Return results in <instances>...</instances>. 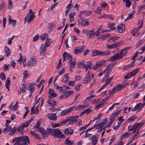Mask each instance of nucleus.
I'll list each match as a JSON object with an SVG mask.
<instances>
[{
	"label": "nucleus",
	"mask_w": 145,
	"mask_h": 145,
	"mask_svg": "<svg viewBox=\"0 0 145 145\" xmlns=\"http://www.w3.org/2000/svg\"><path fill=\"white\" fill-rule=\"evenodd\" d=\"M13 145H27L30 144V141L28 137L26 136H23L18 138H15L12 140Z\"/></svg>",
	"instance_id": "f257e3e1"
},
{
	"label": "nucleus",
	"mask_w": 145,
	"mask_h": 145,
	"mask_svg": "<svg viewBox=\"0 0 145 145\" xmlns=\"http://www.w3.org/2000/svg\"><path fill=\"white\" fill-rule=\"evenodd\" d=\"M50 134L53 135L55 138H64L65 136L63 134L61 130L58 129H49Z\"/></svg>",
	"instance_id": "f03ea898"
},
{
	"label": "nucleus",
	"mask_w": 145,
	"mask_h": 145,
	"mask_svg": "<svg viewBox=\"0 0 145 145\" xmlns=\"http://www.w3.org/2000/svg\"><path fill=\"white\" fill-rule=\"evenodd\" d=\"M128 84L124 83L123 85L118 84L115 86L114 88L112 89V91H109V95H111L112 96L113 94L116 92H118L121 90L122 88L125 87Z\"/></svg>",
	"instance_id": "7ed1b4c3"
},
{
	"label": "nucleus",
	"mask_w": 145,
	"mask_h": 145,
	"mask_svg": "<svg viewBox=\"0 0 145 145\" xmlns=\"http://www.w3.org/2000/svg\"><path fill=\"white\" fill-rule=\"evenodd\" d=\"M144 123H145V121L136 123L133 125L132 127L129 130V131L130 132L132 131L133 133L137 131V133H138L139 128Z\"/></svg>",
	"instance_id": "20e7f679"
},
{
	"label": "nucleus",
	"mask_w": 145,
	"mask_h": 145,
	"mask_svg": "<svg viewBox=\"0 0 145 145\" xmlns=\"http://www.w3.org/2000/svg\"><path fill=\"white\" fill-rule=\"evenodd\" d=\"M79 118L78 116H72L70 117L67 119L68 122H69V123L71 125L74 124L76 123L77 122L78 120H76Z\"/></svg>",
	"instance_id": "39448f33"
},
{
	"label": "nucleus",
	"mask_w": 145,
	"mask_h": 145,
	"mask_svg": "<svg viewBox=\"0 0 145 145\" xmlns=\"http://www.w3.org/2000/svg\"><path fill=\"white\" fill-rule=\"evenodd\" d=\"M139 52L137 51L133 55L131 58L133 60L130 63L129 65H128L127 66L125 67L124 69H128L130 67H132L134 65L135 63V58L137 57L138 55Z\"/></svg>",
	"instance_id": "423d86ee"
},
{
	"label": "nucleus",
	"mask_w": 145,
	"mask_h": 145,
	"mask_svg": "<svg viewBox=\"0 0 145 145\" xmlns=\"http://www.w3.org/2000/svg\"><path fill=\"white\" fill-rule=\"evenodd\" d=\"M34 14L35 12H33L30 15L27 14L24 18V23L25 24L26 22L28 23H29L33 20V18L35 16L34 15Z\"/></svg>",
	"instance_id": "0eeeda50"
},
{
	"label": "nucleus",
	"mask_w": 145,
	"mask_h": 145,
	"mask_svg": "<svg viewBox=\"0 0 145 145\" xmlns=\"http://www.w3.org/2000/svg\"><path fill=\"white\" fill-rule=\"evenodd\" d=\"M130 47H126L122 50L120 51V53H118L121 58L123 57L126 55L128 50L130 49Z\"/></svg>",
	"instance_id": "6e6552de"
},
{
	"label": "nucleus",
	"mask_w": 145,
	"mask_h": 145,
	"mask_svg": "<svg viewBox=\"0 0 145 145\" xmlns=\"http://www.w3.org/2000/svg\"><path fill=\"white\" fill-rule=\"evenodd\" d=\"M79 17L81 19V24L82 26H85L89 25V22L88 21V19L82 18L81 15H79Z\"/></svg>",
	"instance_id": "1a4fd4ad"
},
{
	"label": "nucleus",
	"mask_w": 145,
	"mask_h": 145,
	"mask_svg": "<svg viewBox=\"0 0 145 145\" xmlns=\"http://www.w3.org/2000/svg\"><path fill=\"white\" fill-rule=\"evenodd\" d=\"M46 46L44 44H42L40 47V53L41 55H45L46 54Z\"/></svg>",
	"instance_id": "9d476101"
},
{
	"label": "nucleus",
	"mask_w": 145,
	"mask_h": 145,
	"mask_svg": "<svg viewBox=\"0 0 145 145\" xmlns=\"http://www.w3.org/2000/svg\"><path fill=\"white\" fill-rule=\"evenodd\" d=\"M75 107V106L71 107L65 110L62 111L61 113V115L63 116L68 114L73 110Z\"/></svg>",
	"instance_id": "9b49d317"
},
{
	"label": "nucleus",
	"mask_w": 145,
	"mask_h": 145,
	"mask_svg": "<svg viewBox=\"0 0 145 145\" xmlns=\"http://www.w3.org/2000/svg\"><path fill=\"white\" fill-rule=\"evenodd\" d=\"M63 60L65 61L67 59L70 60L72 59V57L71 55L69 53H67V52L64 53L63 55Z\"/></svg>",
	"instance_id": "f8f14e48"
},
{
	"label": "nucleus",
	"mask_w": 145,
	"mask_h": 145,
	"mask_svg": "<svg viewBox=\"0 0 145 145\" xmlns=\"http://www.w3.org/2000/svg\"><path fill=\"white\" fill-rule=\"evenodd\" d=\"M91 76L89 74V71H88V72L86 73V76L83 81L84 84H86L88 83L91 80Z\"/></svg>",
	"instance_id": "ddd939ff"
},
{
	"label": "nucleus",
	"mask_w": 145,
	"mask_h": 145,
	"mask_svg": "<svg viewBox=\"0 0 145 145\" xmlns=\"http://www.w3.org/2000/svg\"><path fill=\"white\" fill-rule=\"evenodd\" d=\"M49 129H51V128L49 127L46 130L43 128H40L39 129V131L42 135H44L48 133L50 134V132L49 131Z\"/></svg>",
	"instance_id": "4468645a"
},
{
	"label": "nucleus",
	"mask_w": 145,
	"mask_h": 145,
	"mask_svg": "<svg viewBox=\"0 0 145 145\" xmlns=\"http://www.w3.org/2000/svg\"><path fill=\"white\" fill-rule=\"evenodd\" d=\"M106 121L104 122L101 123H98V122L97 121L95 123V125L93 126V127H97L96 129L97 128H102V127L106 123V121H107V120L106 119Z\"/></svg>",
	"instance_id": "2eb2a0df"
},
{
	"label": "nucleus",
	"mask_w": 145,
	"mask_h": 145,
	"mask_svg": "<svg viewBox=\"0 0 145 145\" xmlns=\"http://www.w3.org/2000/svg\"><path fill=\"white\" fill-rule=\"evenodd\" d=\"M118 32L120 33H123L125 30V26L124 24H120L117 27Z\"/></svg>",
	"instance_id": "dca6fc26"
},
{
	"label": "nucleus",
	"mask_w": 145,
	"mask_h": 145,
	"mask_svg": "<svg viewBox=\"0 0 145 145\" xmlns=\"http://www.w3.org/2000/svg\"><path fill=\"white\" fill-rule=\"evenodd\" d=\"M103 62H99L93 66L92 69L93 70H96L99 69L103 65Z\"/></svg>",
	"instance_id": "f3484780"
},
{
	"label": "nucleus",
	"mask_w": 145,
	"mask_h": 145,
	"mask_svg": "<svg viewBox=\"0 0 145 145\" xmlns=\"http://www.w3.org/2000/svg\"><path fill=\"white\" fill-rule=\"evenodd\" d=\"M92 56L93 57L97 56H102V51L99 50H94L92 52Z\"/></svg>",
	"instance_id": "a211bd4d"
},
{
	"label": "nucleus",
	"mask_w": 145,
	"mask_h": 145,
	"mask_svg": "<svg viewBox=\"0 0 145 145\" xmlns=\"http://www.w3.org/2000/svg\"><path fill=\"white\" fill-rule=\"evenodd\" d=\"M74 131V130L72 129L67 128L64 130L63 131L65 135L68 134L71 135L73 134Z\"/></svg>",
	"instance_id": "6ab92c4d"
},
{
	"label": "nucleus",
	"mask_w": 145,
	"mask_h": 145,
	"mask_svg": "<svg viewBox=\"0 0 145 145\" xmlns=\"http://www.w3.org/2000/svg\"><path fill=\"white\" fill-rule=\"evenodd\" d=\"M4 51L6 57H8L10 56L11 51L8 47L7 46H5Z\"/></svg>",
	"instance_id": "aec40b11"
},
{
	"label": "nucleus",
	"mask_w": 145,
	"mask_h": 145,
	"mask_svg": "<svg viewBox=\"0 0 145 145\" xmlns=\"http://www.w3.org/2000/svg\"><path fill=\"white\" fill-rule=\"evenodd\" d=\"M120 110H118L117 112H116L115 113H113L112 115L109 118L110 120H113V119L115 117L117 116L120 113Z\"/></svg>",
	"instance_id": "412c9836"
},
{
	"label": "nucleus",
	"mask_w": 145,
	"mask_h": 145,
	"mask_svg": "<svg viewBox=\"0 0 145 145\" xmlns=\"http://www.w3.org/2000/svg\"><path fill=\"white\" fill-rule=\"evenodd\" d=\"M86 65L84 63V60H82L77 64L78 67L80 69L84 68Z\"/></svg>",
	"instance_id": "4be33fe9"
},
{
	"label": "nucleus",
	"mask_w": 145,
	"mask_h": 145,
	"mask_svg": "<svg viewBox=\"0 0 145 145\" xmlns=\"http://www.w3.org/2000/svg\"><path fill=\"white\" fill-rule=\"evenodd\" d=\"M120 57V56L119 54H117L111 57L109 60L110 61H113L115 60L121 58Z\"/></svg>",
	"instance_id": "5701e85b"
},
{
	"label": "nucleus",
	"mask_w": 145,
	"mask_h": 145,
	"mask_svg": "<svg viewBox=\"0 0 145 145\" xmlns=\"http://www.w3.org/2000/svg\"><path fill=\"white\" fill-rule=\"evenodd\" d=\"M48 117L49 119L52 120H55L57 119L56 114H48Z\"/></svg>",
	"instance_id": "b1692460"
},
{
	"label": "nucleus",
	"mask_w": 145,
	"mask_h": 145,
	"mask_svg": "<svg viewBox=\"0 0 145 145\" xmlns=\"http://www.w3.org/2000/svg\"><path fill=\"white\" fill-rule=\"evenodd\" d=\"M112 70L110 68L108 67V66H107L105 69V70L104 71V73H106V74L104 76V78H105L106 77H108L109 76V72H110Z\"/></svg>",
	"instance_id": "393cba45"
},
{
	"label": "nucleus",
	"mask_w": 145,
	"mask_h": 145,
	"mask_svg": "<svg viewBox=\"0 0 145 145\" xmlns=\"http://www.w3.org/2000/svg\"><path fill=\"white\" fill-rule=\"evenodd\" d=\"M70 137H68L65 140V144L67 145H72L74 144V142L72 140H69V139Z\"/></svg>",
	"instance_id": "a878e982"
},
{
	"label": "nucleus",
	"mask_w": 145,
	"mask_h": 145,
	"mask_svg": "<svg viewBox=\"0 0 145 145\" xmlns=\"http://www.w3.org/2000/svg\"><path fill=\"white\" fill-rule=\"evenodd\" d=\"M92 12L91 11H81L80 12V14L79 15H81L82 16V15L83 14L85 16H88L91 14Z\"/></svg>",
	"instance_id": "bb28decb"
},
{
	"label": "nucleus",
	"mask_w": 145,
	"mask_h": 145,
	"mask_svg": "<svg viewBox=\"0 0 145 145\" xmlns=\"http://www.w3.org/2000/svg\"><path fill=\"white\" fill-rule=\"evenodd\" d=\"M64 92L65 93V96L66 97V99L68 98L70 95H71L74 93L73 91L71 90L69 91H64Z\"/></svg>",
	"instance_id": "cd10ccee"
},
{
	"label": "nucleus",
	"mask_w": 145,
	"mask_h": 145,
	"mask_svg": "<svg viewBox=\"0 0 145 145\" xmlns=\"http://www.w3.org/2000/svg\"><path fill=\"white\" fill-rule=\"evenodd\" d=\"M9 24L11 23L12 24L13 26H14L15 25L16 21L15 20L12 19L10 15H9Z\"/></svg>",
	"instance_id": "c85d7f7f"
},
{
	"label": "nucleus",
	"mask_w": 145,
	"mask_h": 145,
	"mask_svg": "<svg viewBox=\"0 0 145 145\" xmlns=\"http://www.w3.org/2000/svg\"><path fill=\"white\" fill-rule=\"evenodd\" d=\"M56 101L52 100H49L47 101V102L50 104V106H55L56 105Z\"/></svg>",
	"instance_id": "c756f323"
},
{
	"label": "nucleus",
	"mask_w": 145,
	"mask_h": 145,
	"mask_svg": "<svg viewBox=\"0 0 145 145\" xmlns=\"http://www.w3.org/2000/svg\"><path fill=\"white\" fill-rule=\"evenodd\" d=\"M70 63L71 64V65H69L70 68L72 69L74 68V66L76 65L75 60H73V61L72 59L70 60Z\"/></svg>",
	"instance_id": "7c9ffc66"
},
{
	"label": "nucleus",
	"mask_w": 145,
	"mask_h": 145,
	"mask_svg": "<svg viewBox=\"0 0 145 145\" xmlns=\"http://www.w3.org/2000/svg\"><path fill=\"white\" fill-rule=\"evenodd\" d=\"M6 127V128H5L3 130V132L4 133L9 132L11 131V128L10 125Z\"/></svg>",
	"instance_id": "2f4dec72"
},
{
	"label": "nucleus",
	"mask_w": 145,
	"mask_h": 145,
	"mask_svg": "<svg viewBox=\"0 0 145 145\" xmlns=\"http://www.w3.org/2000/svg\"><path fill=\"white\" fill-rule=\"evenodd\" d=\"M24 125V124H22L19 126L17 129L18 132H21L23 130L24 128L25 127V125Z\"/></svg>",
	"instance_id": "473e14b6"
},
{
	"label": "nucleus",
	"mask_w": 145,
	"mask_h": 145,
	"mask_svg": "<svg viewBox=\"0 0 145 145\" xmlns=\"http://www.w3.org/2000/svg\"><path fill=\"white\" fill-rule=\"evenodd\" d=\"M48 35L47 33H44L40 35V39L42 40H44L45 39L48 37Z\"/></svg>",
	"instance_id": "72a5a7b5"
},
{
	"label": "nucleus",
	"mask_w": 145,
	"mask_h": 145,
	"mask_svg": "<svg viewBox=\"0 0 145 145\" xmlns=\"http://www.w3.org/2000/svg\"><path fill=\"white\" fill-rule=\"evenodd\" d=\"M109 36V35L108 34H104L102 35L101 37H99V39L101 40L105 39H106Z\"/></svg>",
	"instance_id": "f704fd0d"
},
{
	"label": "nucleus",
	"mask_w": 145,
	"mask_h": 145,
	"mask_svg": "<svg viewBox=\"0 0 145 145\" xmlns=\"http://www.w3.org/2000/svg\"><path fill=\"white\" fill-rule=\"evenodd\" d=\"M54 85L55 86V88L58 90H60L61 91L63 92L64 91L62 89V87H60L57 84L54 82Z\"/></svg>",
	"instance_id": "c9c22d12"
},
{
	"label": "nucleus",
	"mask_w": 145,
	"mask_h": 145,
	"mask_svg": "<svg viewBox=\"0 0 145 145\" xmlns=\"http://www.w3.org/2000/svg\"><path fill=\"white\" fill-rule=\"evenodd\" d=\"M74 53L76 55H77L81 53L80 50L79 49V47H76L74 48Z\"/></svg>",
	"instance_id": "e433bc0d"
},
{
	"label": "nucleus",
	"mask_w": 145,
	"mask_h": 145,
	"mask_svg": "<svg viewBox=\"0 0 145 145\" xmlns=\"http://www.w3.org/2000/svg\"><path fill=\"white\" fill-rule=\"evenodd\" d=\"M113 76H112V77L108 78L106 81V83L105 84V85L109 84L110 82L112 80L113 78Z\"/></svg>",
	"instance_id": "4c0bfd02"
},
{
	"label": "nucleus",
	"mask_w": 145,
	"mask_h": 145,
	"mask_svg": "<svg viewBox=\"0 0 145 145\" xmlns=\"http://www.w3.org/2000/svg\"><path fill=\"white\" fill-rule=\"evenodd\" d=\"M139 70V69H137L133 70L130 73L131 76H134L137 72Z\"/></svg>",
	"instance_id": "58836bf2"
},
{
	"label": "nucleus",
	"mask_w": 145,
	"mask_h": 145,
	"mask_svg": "<svg viewBox=\"0 0 145 145\" xmlns=\"http://www.w3.org/2000/svg\"><path fill=\"white\" fill-rule=\"evenodd\" d=\"M64 77L65 78V80L64 81V82L66 84L69 80V74H65L64 75Z\"/></svg>",
	"instance_id": "ea45409f"
},
{
	"label": "nucleus",
	"mask_w": 145,
	"mask_h": 145,
	"mask_svg": "<svg viewBox=\"0 0 145 145\" xmlns=\"http://www.w3.org/2000/svg\"><path fill=\"white\" fill-rule=\"evenodd\" d=\"M110 54L111 52L110 50L102 51V56H108L110 55Z\"/></svg>",
	"instance_id": "a19ab883"
},
{
	"label": "nucleus",
	"mask_w": 145,
	"mask_h": 145,
	"mask_svg": "<svg viewBox=\"0 0 145 145\" xmlns=\"http://www.w3.org/2000/svg\"><path fill=\"white\" fill-rule=\"evenodd\" d=\"M16 129V127H14L12 129H11L10 132L9 133V135H13L15 133Z\"/></svg>",
	"instance_id": "79ce46f5"
},
{
	"label": "nucleus",
	"mask_w": 145,
	"mask_h": 145,
	"mask_svg": "<svg viewBox=\"0 0 145 145\" xmlns=\"http://www.w3.org/2000/svg\"><path fill=\"white\" fill-rule=\"evenodd\" d=\"M89 105L88 104L87 105H79L78 106V107H77V110H78V109H83L85 108V107H86L88 106Z\"/></svg>",
	"instance_id": "37998d69"
},
{
	"label": "nucleus",
	"mask_w": 145,
	"mask_h": 145,
	"mask_svg": "<svg viewBox=\"0 0 145 145\" xmlns=\"http://www.w3.org/2000/svg\"><path fill=\"white\" fill-rule=\"evenodd\" d=\"M139 32H137V31H136L135 29H134L131 32V34L134 36H135L138 37L139 35Z\"/></svg>",
	"instance_id": "c03bdc74"
},
{
	"label": "nucleus",
	"mask_w": 145,
	"mask_h": 145,
	"mask_svg": "<svg viewBox=\"0 0 145 145\" xmlns=\"http://www.w3.org/2000/svg\"><path fill=\"white\" fill-rule=\"evenodd\" d=\"M91 109V107H89L87 109L84 110V111L85 113H86V114L87 115L91 112L92 110Z\"/></svg>",
	"instance_id": "a18cd8bd"
},
{
	"label": "nucleus",
	"mask_w": 145,
	"mask_h": 145,
	"mask_svg": "<svg viewBox=\"0 0 145 145\" xmlns=\"http://www.w3.org/2000/svg\"><path fill=\"white\" fill-rule=\"evenodd\" d=\"M5 1L2 0L1 4L0 5V10H2L5 7Z\"/></svg>",
	"instance_id": "49530a36"
},
{
	"label": "nucleus",
	"mask_w": 145,
	"mask_h": 145,
	"mask_svg": "<svg viewBox=\"0 0 145 145\" xmlns=\"http://www.w3.org/2000/svg\"><path fill=\"white\" fill-rule=\"evenodd\" d=\"M30 61L31 62L32 66H33L35 64H36V63L37 62L36 59L35 58H32L30 60Z\"/></svg>",
	"instance_id": "de8ad7c7"
},
{
	"label": "nucleus",
	"mask_w": 145,
	"mask_h": 145,
	"mask_svg": "<svg viewBox=\"0 0 145 145\" xmlns=\"http://www.w3.org/2000/svg\"><path fill=\"white\" fill-rule=\"evenodd\" d=\"M51 39L49 38H47L45 42V46L46 47H48L50 44V41Z\"/></svg>",
	"instance_id": "09e8293b"
},
{
	"label": "nucleus",
	"mask_w": 145,
	"mask_h": 145,
	"mask_svg": "<svg viewBox=\"0 0 145 145\" xmlns=\"http://www.w3.org/2000/svg\"><path fill=\"white\" fill-rule=\"evenodd\" d=\"M104 106V103H101L97 105L95 107V108L97 110Z\"/></svg>",
	"instance_id": "8fccbe9b"
},
{
	"label": "nucleus",
	"mask_w": 145,
	"mask_h": 145,
	"mask_svg": "<svg viewBox=\"0 0 145 145\" xmlns=\"http://www.w3.org/2000/svg\"><path fill=\"white\" fill-rule=\"evenodd\" d=\"M111 96L110 95V96H108L106 97L102 101V103H104V105H105V103L107 101V100L109 99L110 98H111Z\"/></svg>",
	"instance_id": "3c124183"
},
{
	"label": "nucleus",
	"mask_w": 145,
	"mask_h": 145,
	"mask_svg": "<svg viewBox=\"0 0 145 145\" xmlns=\"http://www.w3.org/2000/svg\"><path fill=\"white\" fill-rule=\"evenodd\" d=\"M144 41V40H139L136 44V47L140 46L142 44Z\"/></svg>",
	"instance_id": "603ef678"
},
{
	"label": "nucleus",
	"mask_w": 145,
	"mask_h": 145,
	"mask_svg": "<svg viewBox=\"0 0 145 145\" xmlns=\"http://www.w3.org/2000/svg\"><path fill=\"white\" fill-rule=\"evenodd\" d=\"M141 103H139L135 106L137 110H138V111H140L142 109L141 108Z\"/></svg>",
	"instance_id": "864d4df0"
},
{
	"label": "nucleus",
	"mask_w": 145,
	"mask_h": 145,
	"mask_svg": "<svg viewBox=\"0 0 145 145\" xmlns=\"http://www.w3.org/2000/svg\"><path fill=\"white\" fill-rule=\"evenodd\" d=\"M115 25V24L113 23H110L108 24V26L110 27L112 30H114L115 29V28L114 27V25Z\"/></svg>",
	"instance_id": "5fc2aeb1"
},
{
	"label": "nucleus",
	"mask_w": 145,
	"mask_h": 145,
	"mask_svg": "<svg viewBox=\"0 0 145 145\" xmlns=\"http://www.w3.org/2000/svg\"><path fill=\"white\" fill-rule=\"evenodd\" d=\"M86 63L88 68L90 69H91V66L92 65V62L91 61H88Z\"/></svg>",
	"instance_id": "6e6d98bb"
},
{
	"label": "nucleus",
	"mask_w": 145,
	"mask_h": 145,
	"mask_svg": "<svg viewBox=\"0 0 145 145\" xmlns=\"http://www.w3.org/2000/svg\"><path fill=\"white\" fill-rule=\"evenodd\" d=\"M89 31L90 30H88L86 29H84L82 30L83 34L85 35H89Z\"/></svg>",
	"instance_id": "4d7b16f0"
},
{
	"label": "nucleus",
	"mask_w": 145,
	"mask_h": 145,
	"mask_svg": "<svg viewBox=\"0 0 145 145\" xmlns=\"http://www.w3.org/2000/svg\"><path fill=\"white\" fill-rule=\"evenodd\" d=\"M34 85L33 83H30L27 86V89L28 90H29L31 88V87H33V86Z\"/></svg>",
	"instance_id": "13d9d810"
},
{
	"label": "nucleus",
	"mask_w": 145,
	"mask_h": 145,
	"mask_svg": "<svg viewBox=\"0 0 145 145\" xmlns=\"http://www.w3.org/2000/svg\"><path fill=\"white\" fill-rule=\"evenodd\" d=\"M130 134V133H125L123 135H122V137L124 138H128Z\"/></svg>",
	"instance_id": "bf43d9fd"
},
{
	"label": "nucleus",
	"mask_w": 145,
	"mask_h": 145,
	"mask_svg": "<svg viewBox=\"0 0 145 145\" xmlns=\"http://www.w3.org/2000/svg\"><path fill=\"white\" fill-rule=\"evenodd\" d=\"M101 7H98L97 9L95 10V12L98 14H101Z\"/></svg>",
	"instance_id": "052dcab7"
},
{
	"label": "nucleus",
	"mask_w": 145,
	"mask_h": 145,
	"mask_svg": "<svg viewBox=\"0 0 145 145\" xmlns=\"http://www.w3.org/2000/svg\"><path fill=\"white\" fill-rule=\"evenodd\" d=\"M22 88H20V89L21 90H22L23 93H24V92H25V91L26 84H22Z\"/></svg>",
	"instance_id": "680f3d73"
},
{
	"label": "nucleus",
	"mask_w": 145,
	"mask_h": 145,
	"mask_svg": "<svg viewBox=\"0 0 145 145\" xmlns=\"http://www.w3.org/2000/svg\"><path fill=\"white\" fill-rule=\"evenodd\" d=\"M133 18V14L131 13L129 14H128V16L127 18L125 19V21L130 19H132Z\"/></svg>",
	"instance_id": "e2e57ef3"
},
{
	"label": "nucleus",
	"mask_w": 145,
	"mask_h": 145,
	"mask_svg": "<svg viewBox=\"0 0 145 145\" xmlns=\"http://www.w3.org/2000/svg\"><path fill=\"white\" fill-rule=\"evenodd\" d=\"M71 89V88L65 85H63V87H62V89L64 91V90H67L69 89Z\"/></svg>",
	"instance_id": "0e129e2a"
},
{
	"label": "nucleus",
	"mask_w": 145,
	"mask_h": 145,
	"mask_svg": "<svg viewBox=\"0 0 145 145\" xmlns=\"http://www.w3.org/2000/svg\"><path fill=\"white\" fill-rule=\"evenodd\" d=\"M24 79H25L28 76V72L27 70H25L24 73Z\"/></svg>",
	"instance_id": "69168bd1"
},
{
	"label": "nucleus",
	"mask_w": 145,
	"mask_h": 145,
	"mask_svg": "<svg viewBox=\"0 0 145 145\" xmlns=\"http://www.w3.org/2000/svg\"><path fill=\"white\" fill-rule=\"evenodd\" d=\"M18 103V101H16L15 105L13 106L12 108L15 111L17 109Z\"/></svg>",
	"instance_id": "338daca9"
},
{
	"label": "nucleus",
	"mask_w": 145,
	"mask_h": 145,
	"mask_svg": "<svg viewBox=\"0 0 145 145\" xmlns=\"http://www.w3.org/2000/svg\"><path fill=\"white\" fill-rule=\"evenodd\" d=\"M10 77H8L7 80V82H5V86H9L10 84Z\"/></svg>",
	"instance_id": "774afa93"
}]
</instances>
